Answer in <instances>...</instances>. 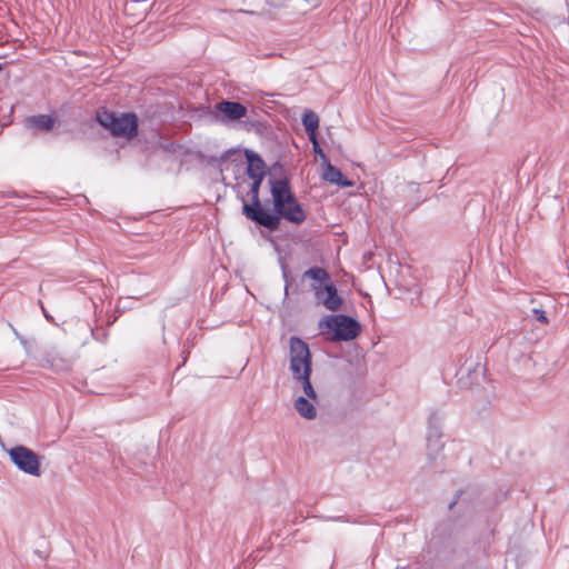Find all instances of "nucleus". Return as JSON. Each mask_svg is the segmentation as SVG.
<instances>
[{"mask_svg": "<svg viewBox=\"0 0 569 569\" xmlns=\"http://www.w3.org/2000/svg\"><path fill=\"white\" fill-rule=\"evenodd\" d=\"M310 377L311 376H302L300 378L295 379L293 381L300 386L302 390L301 396L309 397L311 399H317L318 395L311 383Z\"/></svg>", "mask_w": 569, "mask_h": 569, "instance_id": "15", "label": "nucleus"}, {"mask_svg": "<svg viewBox=\"0 0 569 569\" xmlns=\"http://www.w3.org/2000/svg\"><path fill=\"white\" fill-rule=\"evenodd\" d=\"M251 180H252V182L250 184V192H251V197H252V203L257 204L258 202H260L259 190H260V186H261V182L263 179H251Z\"/></svg>", "mask_w": 569, "mask_h": 569, "instance_id": "18", "label": "nucleus"}, {"mask_svg": "<svg viewBox=\"0 0 569 569\" xmlns=\"http://www.w3.org/2000/svg\"><path fill=\"white\" fill-rule=\"evenodd\" d=\"M289 371L292 380L302 376H311L312 358L309 346L299 337L289 339Z\"/></svg>", "mask_w": 569, "mask_h": 569, "instance_id": "2", "label": "nucleus"}, {"mask_svg": "<svg viewBox=\"0 0 569 569\" xmlns=\"http://www.w3.org/2000/svg\"><path fill=\"white\" fill-rule=\"evenodd\" d=\"M301 120L306 131H317L319 127V117L313 111L306 110Z\"/></svg>", "mask_w": 569, "mask_h": 569, "instance_id": "16", "label": "nucleus"}, {"mask_svg": "<svg viewBox=\"0 0 569 569\" xmlns=\"http://www.w3.org/2000/svg\"><path fill=\"white\" fill-rule=\"evenodd\" d=\"M213 118L221 123H230L246 117L247 108L237 101L222 100L214 106Z\"/></svg>", "mask_w": 569, "mask_h": 569, "instance_id": "6", "label": "nucleus"}, {"mask_svg": "<svg viewBox=\"0 0 569 569\" xmlns=\"http://www.w3.org/2000/svg\"><path fill=\"white\" fill-rule=\"evenodd\" d=\"M7 453L18 470L32 477L41 476L39 456L30 448L19 445L8 449Z\"/></svg>", "mask_w": 569, "mask_h": 569, "instance_id": "5", "label": "nucleus"}, {"mask_svg": "<svg viewBox=\"0 0 569 569\" xmlns=\"http://www.w3.org/2000/svg\"><path fill=\"white\" fill-rule=\"evenodd\" d=\"M27 123L33 129L47 132L53 128L54 119L48 114H39L28 118Z\"/></svg>", "mask_w": 569, "mask_h": 569, "instance_id": "14", "label": "nucleus"}, {"mask_svg": "<svg viewBox=\"0 0 569 569\" xmlns=\"http://www.w3.org/2000/svg\"><path fill=\"white\" fill-rule=\"evenodd\" d=\"M270 183L277 214L292 223H302L306 219V213L293 198L288 181L284 179H276L270 181Z\"/></svg>", "mask_w": 569, "mask_h": 569, "instance_id": "1", "label": "nucleus"}, {"mask_svg": "<svg viewBox=\"0 0 569 569\" xmlns=\"http://www.w3.org/2000/svg\"><path fill=\"white\" fill-rule=\"evenodd\" d=\"M290 7L301 13H305L309 9L318 6V0H290Z\"/></svg>", "mask_w": 569, "mask_h": 569, "instance_id": "17", "label": "nucleus"}, {"mask_svg": "<svg viewBox=\"0 0 569 569\" xmlns=\"http://www.w3.org/2000/svg\"><path fill=\"white\" fill-rule=\"evenodd\" d=\"M97 121L113 136L131 138L137 134V117L133 113L117 116L108 110L97 112Z\"/></svg>", "mask_w": 569, "mask_h": 569, "instance_id": "3", "label": "nucleus"}, {"mask_svg": "<svg viewBox=\"0 0 569 569\" xmlns=\"http://www.w3.org/2000/svg\"><path fill=\"white\" fill-rule=\"evenodd\" d=\"M247 173L250 179H263L266 176V163L261 157L251 150H246Z\"/></svg>", "mask_w": 569, "mask_h": 569, "instance_id": "12", "label": "nucleus"}, {"mask_svg": "<svg viewBox=\"0 0 569 569\" xmlns=\"http://www.w3.org/2000/svg\"><path fill=\"white\" fill-rule=\"evenodd\" d=\"M322 178L326 181L340 187H351L353 184L350 180L343 177L342 172L338 168L329 162L325 164Z\"/></svg>", "mask_w": 569, "mask_h": 569, "instance_id": "13", "label": "nucleus"}, {"mask_svg": "<svg viewBox=\"0 0 569 569\" xmlns=\"http://www.w3.org/2000/svg\"><path fill=\"white\" fill-rule=\"evenodd\" d=\"M305 279L312 280L310 287L311 290L315 293V298H317L318 291H323V287H326L328 283H333L330 280V276L328 271L320 267H312L303 272L302 276Z\"/></svg>", "mask_w": 569, "mask_h": 569, "instance_id": "10", "label": "nucleus"}, {"mask_svg": "<svg viewBox=\"0 0 569 569\" xmlns=\"http://www.w3.org/2000/svg\"><path fill=\"white\" fill-rule=\"evenodd\" d=\"M533 315L536 316L537 320L542 323H548V318L546 317V313L543 310L535 308L532 309Z\"/></svg>", "mask_w": 569, "mask_h": 569, "instance_id": "19", "label": "nucleus"}, {"mask_svg": "<svg viewBox=\"0 0 569 569\" xmlns=\"http://www.w3.org/2000/svg\"><path fill=\"white\" fill-rule=\"evenodd\" d=\"M308 136H309V140L311 141L312 144H315V141H318L317 140V136H316V131H307Z\"/></svg>", "mask_w": 569, "mask_h": 569, "instance_id": "21", "label": "nucleus"}, {"mask_svg": "<svg viewBox=\"0 0 569 569\" xmlns=\"http://www.w3.org/2000/svg\"><path fill=\"white\" fill-rule=\"evenodd\" d=\"M312 147H313V151H315L316 153H318L322 159H326V156H325V153H323L322 149L320 148V146H319V142H318V141H315V144H312Z\"/></svg>", "mask_w": 569, "mask_h": 569, "instance_id": "20", "label": "nucleus"}, {"mask_svg": "<svg viewBox=\"0 0 569 569\" xmlns=\"http://www.w3.org/2000/svg\"><path fill=\"white\" fill-rule=\"evenodd\" d=\"M317 399H311L305 396H298L293 401V407L298 415L306 420H313L317 417Z\"/></svg>", "mask_w": 569, "mask_h": 569, "instance_id": "11", "label": "nucleus"}, {"mask_svg": "<svg viewBox=\"0 0 569 569\" xmlns=\"http://www.w3.org/2000/svg\"><path fill=\"white\" fill-rule=\"evenodd\" d=\"M443 449L442 431L438 423L433 422V417L429 421L427 431V455L430 460H436Z\"/></svg>", "mask_w": 569, "mask_h": 569, "instance_id": "8", "label": "nucleus"}, {"mask_svg": "<svg viewBox=\"0 0 569 569\" xmlns=\"http://www.w3.org/2000/svg\"><path fill=\"white\" fill-rule=\"evenodd\" d=\"M43 315L44 317L48 319V320H51V317L49 316V313H47L44 310H43Z\"/></svg>", "mask_w": 569, "mask_h": 569, "instance_id": "22", "label": "nucleus"}, {"mask_svg": "<svg viewBox=\"0 0 569 569\" xmlns=\"http://www.w3.org/2000/svg\"><path fill=\"white\" fill-rule=\"evenodd\" d=\"M2 70V66L0 64V71Z\"/></svg>", "mask_w": 569, "mask_h": 569, "instance_id": "23", "label": "nucleus"}, {"mask_svg": "<svg viewBox=\"0 0 569 569\" xmlns=\"http://www.w3.org/2000/svg\"><path fill=\"white\" fill-rule=\"evenodd\" d=\"M321 323L332 332L333 341H349L361 332L360 323L346 315L328 316Z\"/></svg>", "mask_w": 569, "mask_h": 569, "instance_id": "4", "label": "nucleus"}, {"mask_svg": "<svg viewBox=\"0 0 569 569\" xmlns=\"http://www.w3.org/2000/svg\"><path fill=\"white\" fill-rule=\"evenodd\" d=\"M316 301L329 311H337L342 305L335 283H328L323 287V291H318Z\"/></svg>", "mask_w": 569, "mask_h": 569, "instance_id": "9", "label": "nucleus"}, {"mask_svg": "<svg viewBox=\"0 0 569 569\" xmlns=\"http://www.w3.org/2000/svg\"><path fill=\"white\" fill-rule=\"evenodd\" d=\"M243 212L249 219L259 223L262 227L268 228L269 230H276L280 224L279 216L262 208L260 202H258L257 204L244 203Z\"/></svg>", "mask_w": 569, "mask_h": 569, "instance_id": "7", "label": "nucleus"}]
</instances>
